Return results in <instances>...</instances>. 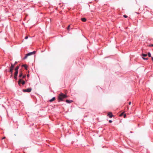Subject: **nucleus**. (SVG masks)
Wrapping results in <instances>:
<instances>
[{"label":"nucleus","instance_id":"39448f33","mask_svg":"<svg viewBox=\"0 0 153 153\" xmlns=\"http://www.w3.org/2000/svg\"><path fill=\"white\" fill-rule=\"evenodd\" d=\"M19 66H17L15 69V74H18V69H19Z\"/></svg>","mask_w":153,"mask_h":153},{"label":"nucleus","instance_id":"2eb2a0df","mask_svg":"<svg viewBox=\"0 0 153 153\" xmlns=\"http://www.w3.org/2000/svg\"><path fill=\"white\" fill-rule=\"evenodd\" d=\"M25 81L24 80H22V83H21L23 85H24L25 84Z\"/></svg>","mask_w":153,"mask_h":153},{"label":"nucleus","instance_id":"5701e85b","mask_svg":"<svg viewBox=\"0 0 153 153\" xmlns=\"http://www.w3.org/2000/svg\"><path fill=\"white\" fill-rule=\"evenodd\" d=\"M25 75H24L22 76V78H24L25 77Z\"/></svg>","mask_w":153,"mask_h":153},{"label":"nucleus","instance_id":"bb28decb","mask_svg":"<svg viewBox=\"0 0 153 153\" xmlns=\"http://www.w3.org/2000/svg\"><path fill=\"white\" fill-rule=\"evenodd\" d=\"M5 137H3L2 138V139H5Z\"/></svg>","mask_w":153,"mask_h":153},{"label":"nucleus","instance_id":"412c9836","mask_svg":"<svg viewBox=\"0 0 153 153\" xmlns=\"http://www.w3.org/2000/svg\"><path fill=\"white\" fill-rule=\"evenodd\" d=\"M126 114H123V117L124 118H125L126 117Z\"/></svg>","mask_w":153,"mask_h":153},{"label":"nucleus","instance_id":"7c9ffc66","mask_svg":"<svg viewBox=\"0 0 153 153\" xmlns=\"http://www.w3.org/2000/svg\"><path fill=\"white\" fill-rule=\"evenodd\" d=\"M16 63H17V62H15V64H14V65H15V64H16Z\"/></svg>","mask_w":153,"mask_h":153},{"label":"nucleus","instance_id":"b1692460","mask_svg":"<svg viewBox=\"0 0 153 153\" xmlns=\"http://www.w3.org/2000/svg\"><path fill=\"white\" fill-rule=\"evenodd\" d=\"M28 38V36H26L25 37V39H27Z\"/></svg>","mask_w":153,"mask_h":153},{"label":"nucleus","instance_id":"c756f323","mask_svg":"<svg viewBox=\"0 0 153 153\" xmlns=\"http://www.w3.org/2000/svg\"><path fill=\"white\" fill-rule=\"evenodd\" d=\"M27 76L28 77L29 76V74H27Z\"/></svg>","mask_w":153,"mask_h":153},{"label":"nucleus","instance_id":"ddd939ff","mask_svg":"<svg viewBox=\"0 0 153 153\" xmlns=\"http://www.w3.org/2000/svg\"><path fill=\"white\" fill-rule=\"evenodd\" d=\"M22 66L25 68L26 70H27V66L26 65H22Z\"/></svg>","mask_w":153,"mask_h":153},{"label":"nucleus","instance_id":"6ab92c4d","mask_svg":"<svg viewBox=\"0 0 153 153\" xmlns=\"http://www.w3.org/2000/svg\"><path fill=\"white\" fill-rule=\"evenodd\" d=\"M70 27V25H69V26H68L67 28L68 30L69 29Z\"/></svg>","mask_w":153,"mask_h":153},{"label":"nucleus","instance_id":"4468645a","mask_svg":"<svg viewBox=\"0 0 153 153\" xmlns=\"http://www.w3.org/2000/svg\"><path fill=\"white\" fill-rule=\"evenodd\" d=\"M142 56L143 57H146L147 56V55L146 54L143 53L142 54Z\"/></svg>","mask_w":153,"mask_h":153},{"label":"nucleus","instance_id":"aec40b11","mask_svg":"<svg viewBox=\"0 0 153 153\" xmlns=\"http://www.w3.org/2000/svg\"><path fill=\"white\" fill-rule=\"evenodd\" d=\"M123 17L125 18H127L128 17L126 15H124Z\"/></svg>","mask_w":153,"mask_h":153},{"label":"nucleus","instance_id":"1a4fd4ad","mask_svg":"<svg viewBox=\"0 0 153 153\" xmlns=\"http://www.w3.org/2000/svg\"><path fill=\"white\" fill-rule=\"evenodd\" d=\"M22 80L21 79H19V82H18V84L19 85L22 83Z\"/></svg>","mask_w":153,"mask_h":153},{"label":"nucleus","instance_id":"4be33fe9","mask_svg":"<svg viewBox=\"0 0 153 153\" xmlns=\"http://www.w3.org/2000/svg\"><path fill=\"white\" fill-rule=\"evenodd\" d=\"M149 46H151V47H153V44H151V45H149Z\"/></svg>","mask_w":153,"mask_h":153},{"label":"nucleus","instance_id":"f03ea898","mask_svg":"<svg viewBox=\"0 0 153 153\" xmlns=\"http://www.w3.org/2000/svg\"><path fill=\"white\" fill-rule=\"evenodd\" d=\"M36 53V51H33V52H30V53H29L26 54L25 55V57L24 58V59H26L27 58V56H28L34 54Z\"/></svg>","mask_w":153,"mask_h":153},{"label":"nucleus","instance_id":"20e7f679","mask_svg":"<svg viewBox=\"0 0 153 153\" xmlns=\"http://www.w3.org/2000/svg\"><path fill=\"white\" fill-rule=\"evenodd\" d=\"M31 90H32V89L31 88H28L27 89H23V91L25 92H30L31 91Z\"/></svg>","mask_w":153,"mask_h":153},{"label":"nucleus","instance_id":"dca6fc26","mask_svg":"<svg viewBox=\"0 0 153 153\" xmlns=\"http://www.w3.org/2000/svg\"><path fill=\"white\" fill-rule=\"evenodd\" d=\"M148 56L149 57H151V53L149 52L148 53Z\"/></svg>","mask_w":153,"mask_h":153},{"label":"nucleus","instance_id":"a211bd4d","mask_svg":"<svg viewBox=\"0 0 153 153\" xmlns=\"http://www.w3.org/2000/svg\"><path fill=\"white\" fill-rule=\"evenodd\" d=\"M123 113H122L121 114H120V116H122L123 115Z\"/></svg>","mask_w":153,"mask_h":153},{"label":"nucleus","instance_id":"f257e3e1","mask_svg":"<svg viewBox=\"0 0 153 153\" xmlns=\"http://www.w3.org/2000/svg\"><path fill=\"white\" fill-rule=\"evenodd\" d=\"M68 97L67 96L63 93H61L59 95L58 97V102L63 101L64 98H66Z\"/></svg>","mask_w":153,"mask_h":153},{"label":"nucleus","instance_id":"0eeeda50","mask_svg":"<svg viewBox=\"0 0 153 153\" xmlns=\"http://www.w3.org/2000/svg\"><path fill=\"white\" fill-rule=\"evenodd\" d=\"M22 71H19V77L20 78H21L22 76Z\"/></svg>","mask_w":153,"mask_h":153},{"label":"nucleus","instance_id":"c85d7f7f","mask_svg":"<svg viewBox=\"0 0 153 153\" xmlns=\"http://www.w3.org/2000/svg\"><path fill=\"white\" fill-rule=\"evenodd\" d=\"M152 61H153V57H152Z\"/></svg>","mask_w":153,"mask_h":153},{"label":"nucleus","instance_id":"f8f14e48","mask_svg":"<svg viewBox=\"0 0 153 153\" xmlns=\"http://www.w3.org/2000/svg\"><path fill=\"white\" fill-rule=\"evenodd\" d=\"M81 20H82V21L83 22H85L86 20V19L85 18H81Z\"/></svg>","mask_w":153,"mask_h":153},{"label":"nucleus","instance_id":"f3484780","mask_svg":"<svg viewBox=\"0 0 153 153\" xmlns=\"http://www.w3.org/2000/svg\"><path fill=\"white\" fill-rule=\"evenodd\" d=\"M142 58L144 60H147L148 59V58H145L144 57H143Z\"/></svg>","mask_w":153,"mask_h":153},{"label":"nucleus","instance_id":"6e6552de","mask_svg":"<svg viewBox=\"0 0 153 153\" xmlns=\"http://www.w3.org/2000/svg\"><path fill=\"white\" fill-rule=\"evenodd\" d=\"M66 102L68 103H70L72 102L73 101L72 100H66Z\"/></svg>","mask_w":153,"mask_h":153},{"label":"nucleus","instance_id":"cd10ccee","mask_svg":"<svg viewBox=\"0 0 153 153\" xmlns=\"http://www.w3.org/2000/svg\"><path fill=\"white\" fill-rule=\"evenodd\" d=\"M12 75H13V74H11V75L10 76V77H12Z\"/></svg>","mask_w":153,"mask_h":153},{"label":"nucleus","instance_id":"a878e982","mask_svg":"<svg viewBox=\"0 0 153 153\" xmlns=\"http://www.w3.org/2000/svg\"><path fill=\"white\" fill-rule=\"evenodd\" d=\"M131 104V102H129V105H130Z\"/></svg>","mask_w":153,"mask_h":153},{"label":"nucleus","instance_id":"9d476101","mask_svg":"<svg viewBox=\"0 0 153 153\" xmlns=\"http://www.w3.org/2000/svg\"><path fill=\"white\" fill-rule=\"evenodd\" d=\"M17 74H14V78L16 80L17 79Z\"/></svg>","mask_w":153,"mask_h":153},{"label":"nucleus","instance_id":"423d86ee","mask_svg":"<svg viewBox=\"0 0 153 153\" xmlns=\"http://www.w3.org/2000/svg\"><path fill=\"white\" fill-rule=\"evenodd\" d=\"M108 116L110 118H111L114 116L112 114L111 112H109L108 114Z\"/></svg>","mask_w":153,"mask_h":153},{"label":"nucleus","instance_id":"7ed1b4c3","mask_svg":"<svg viewBox=\"0 0 153 153\" xmlns=\"http://www.w3.org/2000/svg\"><path fill=\"white\" fill-rule=\"evenodd\" d=\"M14 66L15 65H13L12 63L11 64V66L10 68V70L9 71V72H10L11 74H13V70Z\"/></svg>","mask_w":153,"mask_h":153},{"label":"nucleus","instance_id":"9b49d317","mask_svg":"<svg viewBox=\"0 0 153 153\" xmlns=\"http://www.w3.org/2000/svg\"><path fill=\"white\" fill-rule=\"evenodd\" d=\"M55 99V97H53L52 99H51V100H50V102H52Z\"/></svg>","mask_w":153,"mask_h":153},{"label":"nucleus","instance_id":"393cba45","mask_svg":"<svg viewBox=\"0 0 153 153\" xmlns=\"http://www.w3.org/2000/svg\"><path fill=\"white\" fill-rule=\"evenodd\" d=\"M109 123H112V121L111 120H109Z\"/></svg>","mask_w":153,"mask_h":153}]
</instances>
